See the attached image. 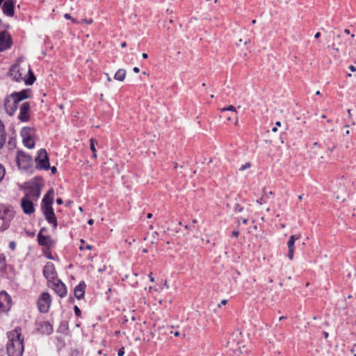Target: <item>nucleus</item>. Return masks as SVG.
Here are the masks:
<instances>
[{
  "mask_svg": "<svg viewBox=\"0 0 356 356\" xmlns=\"http://www.w3.org/2000/svg\"><path fill=\"white\" fill-rule=\"evenodd\" d=\"M8 341L6 344L8 356H22L24 350V337L19 326L7 332Z\"/></svg>",
  "mask_w": 356,
  "mask_h": 356,
  "instance_id": "f257e3e1",
  "label": "nucleus"
},
{
  "mask_svg": "<svg viewBox=\"0 0 356 356\" xmlns=\"http://www.w3.org/2000/svg\"><path fill=\"white\" fill-rule=\"evenodd\" d=\"M42 182V177L40 176L33 177L26 187L27 192L24 197H28V198L31 199L32 200L37 201L41 194V190L43 185Z\"/></svg>",
  "mask_w": 356,
  "mask_h": 356,
  "instance_id": "f03ea898",
  "label": "nucleus"
},
{
  "mask_svg": "<svg viewBox=\"0 0 356 356\" xmlns=\"http://www.w3.org/2000/svg\"><path fill=\"white\" fill-rule=\"evenodd\" d=\"M16 163L19 169L26 172L33 168L32 156L22 150H17Z\"/></svg>",
  "mask_w": 356,
  "mask_h": 356,
  "instance_id": "7ed1b4c3",
  "label": "nucleus"
},
{
  "mask_svg": "<svg viewBox=\"0 0 356 356\" xmlns=\"http://www.w3.org/2000/svg\"><path fill=\"white\" fill-rule=\"evenodd\" d=\"M35 129L33 127H25L21 130V136L24 145L28 149H33L35 145Z\"/></svg>",
  "mask_w": 356,
  "mask_h": 356,
  "instance_id": "20e7f679",
  "label": "nucleus"
},
{
  "mask_svg": "<svg viewBox=\"0 0 356 356\" xmlns=\"http://www.w3.org/2000/svg\"><path fill=\"white\" fill-rule=\"evenodd\" d=\"M35 161L36 163V169L44 170H49V158L45 149L42 148L38 151Z\"/></svg>",
  "mask_w": 356,
  "mask_h": 356,
  "instance_id": "39448f33",
  "label": "nucleus"
},
{
  "mask_svg": "<svg viewBox=\"0 0 356 356\" xmlns=\"http://www.w3.org/2000/svg\"><path fill=\"white\" fill-rule=\"evenodd\" d=\"M51 302V296L48 292H42L37 301V307L40 313L46 314L49 312Z\"/></svg>",
  "mask_w": 356,
  "mask_h": 356,
  "instance_id": "423d86ee",
  "label": "nucleus"
},
{
  "mask_svg": "<svg viewBox=\"0 0 356 356\" xmlns=\"http://www.w3.org/2000/svg\"><path fill=\"white\" fill-rule=\"evenodd\" d=\"M12 298L5 291H0V314H7L12 307Z\"/></svg>",
  "mask_w": 356,
  "mask_h": 356,
  "instance_id": "0eeeda50",
  "label": "nucleus"
},
{
  "mask_svg": "<svg viewBox=\"0 0 356 356\" xmlns=\"http://www.w3.org/2000/svg\"><path fill=\"white\" fill-rule=\"evenodd\" d=\"M43 276L49 282H54L58 279V275L55 266L52 262L48 261L45 264L42 270Z\"/></svg>",
  "mask_w": 356,
  "mask_h": 356,
  "instance_id": "6e6552de",
  "label": "nucleus"
},
{
  "mask_svg": "<svg viewBox=\"0 0 356 356\" xmlns=\"http://www.w3.org/2000/svg\"><path fill=\"white\" fill-rule=\"evenodd\" d=\"M13 44L11 35L6 31H0V52L8 50Z\"/></svg>",
  "mask_w": 356,
  "mask_h": 356,
  "instance_id": "1a4fd4ad",
  "label": "nucleus"
},
{
  "mask_svg": "<svg viewBox=\"0 0 356 356\" xmlns=\"http://www.w3.org/2000/svg\"><path fill=\"white\" fill-rule=\"evenodd\" d=\"M15 216V211L10 205L0 204V220L10 221Z\"/></svg>",
  "mask_w": 356,
  "mask_h": 356,
  "instance_id": "9d476101",
  "label": "nucleus"
},
{
  "mask_svg": "<svg viewBox=\"0 0 356 356\" xmlns=\"http://www.w3.org/2000/svg\"><path fill=\"white\" fill-rule=\"evenodd\" d=\"M10 96L12 100L19 104L20 102L31 97V90L29 88L23 89L21 91L11 93Z\"/></svg>",
  "mask_w": 356,
  "mask_h": 356,
  "instance_id": "9b49d317",
  "label": "nucleus"
},
{
  "mask_svg": "<svg viewBox=\"0 0 356 356\" xmlns=\"http://www.w3.org/2000/svg\"><path fill=\"white\" fill-rule=\"evenodd\" d=\"M15 0H4L1 9L4 15L13 17L15 15Z\"/></svg>",
  "mask_w": 356,
  "mask_h": 356,
  "instance_id": "f8f14e48",
  "label": "nucleus"
},
{
  "mask_svg": "<svg viewBox=\"0 0 356 356\" xmlns=\"http://www.w3.org/2000/svg\"><path fill=\"white\" fill-rule=\"evenodd\" d=\"M53 283V289L55 293L60 298L67 296V289L66 285L59 279H56Z\"/></svg>",
  "mask_w": 356,
  "mask_h": 356,
  "instance_id": "ddd939ff",
  "label": "nucleus"
},
{
  "mask_svg": "<svg viewBox=\"0 0 356 356\" xmlns=\"http://www.w3.org/2000/svg\"><path fill=\"white\" fill-rule=\"evenodd\" d=\"M31 105L28 102H24L20 106L18 119L22 122H27L30 120Z\"/></svg>",
  "mask_w": 356,
  "mask_h": 356,
  "instance_id": "4468645a",
  "label": "nucleus"
},
{
  "mask_svg": "<svg viewBox=\"0 0 356 356\" xmlns=\"http://www.w3.org/2000/svg\"><path fill=\"white\" fill-rule=\"evenodd\" d=\"M42 211L45 218V220L48 222V223L52 225L54 228L57 227L58 221L54 209L44 208L42 209Z\"/></svg>",
  "mask_w": 356,
  "mask_h": 356,
  "instance_id": "2eb2a0df",
  "label": "nucleus"
},
{
  "mask_svg": "<svg viewBox=\"0 0 356 356\" xmlns=\"http://www.w3.org/2000/svg\"><path fill=\"white\" fill-rule=\"evenodd\" d=\"M21 207L25 214L31 215L35 211L33 200L28 198V197H24L22 199Z\"/></svg>",
  "mask_w": 356,
  "mask_h": 356,
  "instance_id": "dca6fc26",
  "label": "nucleus"
},
{
  "mask_svg": "<svg viewBox=\"0 0 356 356\" xmlns=\"http://www.w3.org/2000/svg\"><path fill=\"white\" fill-rule=\"evenodd\" d=\"M54 189H49L46 194L44 195L41 202V209L44 208H53L52 204L54 203Z\"/></svg>",
  "mask_w": 356,
  "mask_h": 356,
  "instance_id": "f3484780",
  "label": "nucleus"
},
{
  "mask_svg": "<svg viewBox=\"0 0 356 356\" xmlns=\"http://www.w3.org/2000/svg\"><path fill=\"white\" fill-rule=\"evenodd\" d=\"M4 107L6 113L9 115H13L18 108V104L15 102V101L12 100L10 96H8L6 97L4 101Z\"/></svg>",
  "mask_w": 356,
  "mask_h": 356,
  "instance_id": "a211bd4d",
  "label": "nucleus"
},
{
  "mask_svg": "<svg viewBox=\"0 0 356 356\" xmlns=\"http://www.w3.org/2000/svg\"><path fill=\"white\" fill-rule=\"evenodd\" d=\"M299 238H300L299 236H296L295 235H291V236H290V237L287 241V246H288V249H289L287 257L290 260L293 259L294 251L296 249L295 242L296 240L299 239Z\"/></svg>",
  "mask_w": 356,
  "mask_h": 356,
  "instance_id": "6ab92c4d",
  "label": "nucleus"
},
{
  "mask_svg": "<svg viewBox=\"0 0 356 356\" xmlns=\"http://www.w3.org/2000/svg\"><path fill=\"white\" fill-rule=\"evenodd\" d=\"M38 331L42 334L49 335L54 331L53 325L49 321H42L38 325Z\"/></svg>",
  "mask_w": 356,
  "mask_h": 356,
  "instance_id": "aec40b11",
  "label": "nucleus"
},
{
  "mask_svg": "<svg viewBox=\"0 0 356 356\" xmlns=\"http://www.w3.org/2000/svg\"><path fill=\"white\" fill-rule=\"evenodd\" d=\"M38 243L39 245L46 247L49 249L53 244V241L50 236L43 235L41 233H38L37 236Z\"/></svg>",
  "mask_w": 356,
  "mask_h": 356,
  "instance_id": "412c9836",
  "label": "nucleus"
},
{
  "mask_svg": "<svg viewBox=\"0 0 356 356\" xmlns=\"http://www.w3.org/2000/svg\"><path fill=\"white\" fill-rule=\"evenodd\" d=\"M86 284L84 281H81L74 289V297L78 300H81L84 298Z\"/></svg>",
  "mask_w": 356,
  "mask_h": 356,
  "instance_id": "4be33fe9",
  "label": "nucleus"
},
{
  "mask_svg": "<svg viewBox=\"0 0 356 356\" xmlns=\"http://www.w3.org/2000/svg\"><path fill=\"white\" fill-rule=\"evenodd\" d=\"M6 132L5 125L0 119V149H1L6 143Z\"/></svg>",
  "mask_w": 356,
  "mask_h": 356,
  "instance_id": "5701e85b",
  "label": "nucleus"
},
{
  "mask_svg": "<svg viewBox=\"0 0 356 356\" xmlns=\"http://www.w3.org/2000/svg\"><path fill=\"white\" fill-rule=\"evenodd\" d=\"M35 80H36V77H35L34 73L33 72V71L31 69H29V72L26 74V76L24 79L25 83L27 86H31L34 83Z\"/></svg>",
  "mask_w": 356,
  "mask_h": 356,
  "instance_id": "b1692460",
  "label": "nucleus"
},
{
  "mask_svg": "<svg viewBox=\"0 0 356 356\" xmlns=\"http://www.w3.org/2000/svg\"><path fill=\"white\" fill-rule=\"evenodd\" d=\"M269 195H273V192L272 191L267 192L265 189H264L262 191V195L259 199H258L257 200V203H258L259 204H263L267 203Z\"/></svg>",
  "mask_w": 356,
  "mask_h": 356,
  "instance_id": "393cba45",
  "label": "nucleus"
},
{
  "mask_svg": "<svg viewBox=\"0 0 356 356\" xmlns=\"http://www.w3.org/2000/svg\"><path fill=\"white\" fill-rule=\"evenodd\" d=\"M17 147V139L15 135H12L8 138L7 147L9 150H13Z\"/></svg>",
  "mask_w": 356,
  "mask_h": 356,
  "instance_id": "a878e982",
  "label": "nucleus"
},
{
  "mask_svg": "<svg viewBox=\"0 0 356 356\" xmlns=\"http://www.w3.org/2000/svg\"><path fill=\"white\" fill-rule=\"evenodd\" d=\"M126 76V70L124 69H119L114 75V79L119 81L124 80Z\"/></svg>",
  "mask_w": 356,
  "mask_h": 356,
  "instance_id": "bb28decb",
  "label": "nucleus"
},
{
  "mask_svg": "<svg viewBox=\"0 0 356 356\" xmlns=\"http://www.w3.org/2000/svg\"><path fill=\"white\" fill-rule=\"evenodd\" d=\"M56 346L58 350V351H60L65 346V342L64 339L61 337H56Z\"/></svg>",
  "mask_w": 356,
  "mask_h": 356,
  "instance_id": "cd10ccee",
  "label": "nucleus"
},
{
  "mask_svg": "<svg viewBox=\"0 0 356 356\" xmlns=\"http://www.w3.org/2000/svg\"><path fill=\"white\" fill-rule=\"evenodd\" d=\"M95 144H97L96 140L94 138H91L90 140V148L92 152V158L93 159L97 158V149L95 148Z\"/></svg>",
  "mask_w": 356,
  "mask_h": 356,
  "instance_id": "c85d7f7f",
  "label": "nucleus"
},
{
  "mask_svg": "<svg viewBox=\"0 0 356 356\" xmlns=\"http://www.w3.org/2000/svg\"><path fill=\"white\" fill-rule=\"evenodd\" d=\"M6 269V259L3 254H0V272H4Z\"/></svg>",
  "mask_w": 356,
  "mask_h": 356,
  "instance_id": "c756f323",
  "label": "nucleus"
},
{
  "mask_svg": "<svg viewBox=\"0 0 356 356\" xmlns=\"http://www.w3.org/2000/svg\"><path fill=\"white\" fill-rule=\"evenodd\" d=\"M225 111H232L233 113V115H236V113H237L236 108L232 105H230L228 107H224V108H221L222 113L225 112Z\"/></svg>",
  "mask_w": 356,
  "mask_h": 356,
  "instance_id": "7c9ffc66",
  "label": "nucleus"
},
{
  "mask_svg": "<svg viewBox=\"0 0 356 356\" xmlns=\"http://www.w3.org/2000/svg\"><path fill=\"white\" fill-rule=\"evenodd\" d=\"M81 245L79 248L81 250H92V246L91 245H89V244L84 245L85 241H84L83 239L81 240Z\"/></svg>",
  "mask_w": 356,
  "mask_h": 356,
  "instance_id": "2f4dec72",
  "label": "nucleus"
},
{
  "mask_svg": "<svg viewBox=\"0 0 356 356\" xmlns=\"http://www.w3.org/2000/svg\"><path fill=\"white\" fill-rule=\"evenodd\" d=\"M234 210L236 213H241L244 210V207L243 206H241V204L236 203L234 205Z\"/></svg>",
  "mask_w": 356,
  "mask_h": 356,
  "instance_id": "473e14b6",
  "label": "nucleus"
},
{
  "mask_svg": "<svg viewBox=\"0 0 356 356\" xmlns=\"http://www.w3.org/2000/svg\"><path fill=\"white\" fill-rule=\"evenodd\" d=\"M74 311L75 316L76 317H81V311L77 305L74 306Z\"/></svg>",
  "mask_w": 356,
  "mask_h": 356,
  "instance_id": "72a5a7b5",
  "label": "nucleus"
},
{
  "mask_svg": "<svg viewBox=\"0 0 356 356\" xmlns=\"http://www.w3.org/2000/svg\"><path fill=\"white\" fill-rule=\"evenodd\" d=\"M44 256L48 259L51 260H54V257H53L51 252L49 251V249L48 250H44Z\"/></svg>",
  "mask_w": 356,
  "mask_h": 356,
  "instance_id": "f704fd0d",
  "label": "nucleus"
},
{
  "mask_svg": "<svg viewBox=\"0 0 356 356\" xmlns=\"http://www.w3.org/2000/svg\"><path fill=\"white\" fill-rule=\"evenodd\" d=\"M5 168L4 167L0 164V181L3 179L5 175Z\"/></svg>",
  "mask_w": 356,
  "mask_h": 356,
  "instance_id": "c9c22d12",
  "label": "nucleus"
},
{
  "mask_svg": "<svg viewBox=\"0 0 356 356\" xmlns=\"http://www.w3.org/2000/svg\"><path fill=\"white\" fill-rule=\"evenodd\" d=\"M4 222H3L1 227V231H5L6 229H7L8 227H9V223H8V220H3Z\"/></svg>",
  "mask_w": 356,
  "mask_h": 356,
  "instance_id": "e433bc0d",
  "label": "nucleus"
},
{
  "mask_svg": "<svg viewBox=\"0 0 356 356\" xmlns=\"http://www.w3.org/2000/svg\"><path fill=\"white\" fill-rule=\"evenodd\" d=\"M250 166H251L250 163L247 162V163H245L244 165H242L240 167L239 170H241V171H243V170H246V169L249 168Z\"/></svg>",
  "mask_w": 356,
  "mask_h": 356,
  "instance_id": "4c0bfd02",
  "label": "nucleus"
},
{
  "mask_svg": "<svg viewBox=\"0 0 356 356\" xmlns=\"http://www.w3.org/2000/svg\"><path fill=\"white\" fill-rule=\"evenodd\" d=\"M281 126V122L280 121H277L275 122V126L274 127L272 128V131L273 132H277V127H280Z\"/></svg>",
  "mask_w": 356,
  "mask_h": 356,
  "instance_id": "58836bf2",
  "label": "nucleus"
},
{
  "mask_svg": "<svg viewBox=\"0 0 356 356\" xmlns=\"http://www.w3.org/2000/svg\"><path fill=\"white\" fill-rule=\"evenodd\" d=\"M9 248L10 250H15V248H16V243L13 241H10L9 243Z\"/></svg>",
  "mask_w": 356,
  "mask_h": 356,
  "instance_id": "ea45409f",
  "label": "nucleus"
},
{
  "mask_svg": "<svg viewBox=\"0 0 356 356\" xmlns=\"http://www.w3.org/2000/svg\"><path fill=\"white\" fill-rule=\"evenodd\" d=\"M239 235V231L238 230H234L232 232V237H235V238H237Z\"/></svg>",
  "mask_w": 356,
  "mask_h": 356,
  "instance_id": "a19ab883",
  "label": "nucleus"
},
{
  "mask_svg": "<svg viewBox=\"0 0 356 356\" xmlns=\"http://www.w3.org/2000/svg\"><path fill=\"white\" fill-rule=\"evenodd\" d=\"M49 169L51 170V174H53V175H55L57 172V168H56V166H52L51 167L50 165V168Z\"/></svg>",
  "mask_w": 356,
  "mask_h": 356,
  "instance_id": "79ce46f5",
  "label": "nucleus"
},
{
  "mask_svg": "<svg viewBox=\"0 0 356 356\" xmlns=\"http://www.w3.org/2000/svg\"><path fill=\"white\" fill-rule=\"evenodd\" d=\"M64 17L67 19H71L72 21H74V19L72 18V17L71 16V15L70 13H65L64 15Z\"/></svg>",
  "mask_w": 356,
  "mask_h": 356,
  "instance_id": "37998d69",
  "label": "nucleus"
},
{
  "mask_svg": "<svg viewBox=\"0 0 356 356\" xmlns=\"http://www.w3.org/2000/svg\"><path fill=\"white\" fill-rule=\"evenodd\" d=\"M124 355V348L119 349L118 351V356H123Z\"/></svg>",
  "mask_w": 356,
  "mask_h": 356,
  "instance_id": "c03bdc74",
  "label": "nucleus"
},
{
  "mask_svg": "<svg viewBox=\"0 0 356 356\" xmlns=\"http://www.w3.org/2000/svg\"><path fill=\"white\" fill-rule=\"evenodd\" d=\"M56 203H57L58 205H61V204H63V199H62V198H60V197H58V198L56 199Z\"/></svg>",
  "mask_w": 356,
  "mask_h": 356,
  "instance_id": "a18cd8bd",
  "label": "nucleus"
},
{
  "mask_svg": "<svg viewBox=\"0 0 356 356\" xmlns=\"http://www.w3.org/2000/svg\"><path fill=\"white\" fill-rule=\"evenodd\" d=\"M227 302V300L225 299H223L221 300L220 304L218 305V307H221V305H225Z\"/></svg>",
  "mask_w": 356,
  "mask_h": 356,
  "instance_id": "49530a36",
  "label": "nucleus"
},
{
  "mask_svg": "<svg viewBox=\"0 0 356 356\" xmlns=\"http://www.w3.org/2000/svg\"><path fill=\"white\" fill-rule=\"evenodd\" d=\"M148 277L149 278V281L151 282H154V278L152 276V273H150L149 275H148Z\"/></svg>",
  "mask_w": 356,
  "mask_h": 356,
  "instance_id": "de8ad7c7",
  "label": "nucleus"
},
{
  "mask_svg": "<svg viewBox=\"0 0 356 356\" xmlns=\"http://www.w3.org/2000/svg\"><path fill=\"white\" fill-rule=\"evenodd\" d=\"M348 68H349V70L351 72H355L356 71V67L354 65H350Z\"/></svg>",
  "mask_w": 356,
  "mask_h": 356,
  "instance_id": "09e8293b",
  "label": "nucleus"
},
{
  "mask_svg": "<svg viewBox=\"0 0 356 356\" xmlns=\"http://www.w3.org/2000/svg\"><path fill=\"white\" fill-rule=\"evenodd\" d=\"M171 334H172L175 337H179L180 336V332H178V331H175V332L172 331Z\"/></svg>",
  "mask_w": 356,
  "mask_h": 356,
  "instance_id": "8fccbe9b",
  "label": "nucleus"
},
{
  "mask_svg": "<svg viewBox=\"0 0 356 356\" xmlns=\"http://www.w3.org/2000/svg\"><path fill=\"white\" fill-rule=\"evenodd\" d=\"M137 284H138V282L136 280H132V283L131 284V285L133 287H136L137 286Z\"/></svg>",
  "mask_w": 356,
  "mask_h": 356,
  "instance_id": "3c124183",
  "label": "nucleus"
},
{
  "mask_svg": "<svg viewBox=\"0 0 356 356\" xmlns=\"http://www.w3.org/2000/svg\"><path fill=\"white\" fill-rule=\"evenodd\" d=\"M133 71H134L135 73H138V72H140V69H139V67H134L133 68Z\"/></svg>",
  "mask_w": 356,
  "mask_h": 356,
  "instance_id": "603ef678",
  "label": "nucleus"
},
{
  "mask_svg": "<svg viewBox=\"0 0 356 356\" xmlns=\"http://www.w3.org/2000/svg\"><path fill=\"white\" fill-rule=\"evenodd\" d=\"M242 222L244 225H247L248 223V218H243Z\"/></svg>",
  "mask_w": 356,
  "mask_h": 356,
  "instance_id": "864d4df0",
  "label": "nucleus"
},
{
  "mask_svg": "<svg viewBox=\"0 0 356 356\" xmlns=\"http://www.w3.org/2000/svg\"><path fill=\"white\" fill-rule=\"evenodd\" d=\"M333 149H334V148L328 147V148L327 149V152L329 154H332V151H333Z\"/></svg>",
  "mask_w": 356,
  "mask_h": 356,
  "instance_id": "5fc2aeb1",
  "label": "nucleus"
},
{
  "mask_svg": "<svg viewBox=\"0 0 356 356\" xmlns=\"http://www.w3.org/2000/svg\"><path fill=\"white\" fill-rule=\"evenodd\" d=\"M321 37V33L320 32H317L315 35H314V38L318 39Z\"/></svg>",
  "mask_w": 356,
  "mask_h": 356,
  "instance_id": "6e6d98bb",
  "label": "nucleus"
},
{
  "mask_svg": "<svg viewBox=\"0 0 356 356\" xmlns=\"http://www.w3.org/2000/svg\"><path fill=\"white\" fill-rule=\"evenodd\" d=\"M142 57L143 58L146 59L148 58V54L147 53H143Z\"/></svg>",
  "mask_w": 356,
  "mask_h": 356,
  "instance_id": "4d7b16f0",
  "label": "nucleus"
},
{
  "mask_svg": "<svg viewBox=\"0 0 356 356\" xmlns=\"http://www.w3.org/2000/svg\"><path fill=\"white\" fill-rule=\"evenodd\" d=\"M127 47V42H123L121 43V47L122 48H124Z\"/></svg>",
  "mask_w": 356,
  "mask_h": 356,
  "instance_id": "13d9d810",
  "label": "nucleus"
},
{
  "mask_svg": "<svg viewBox=\"0 0 356 356\" xmlns=\"http://www.w3.org/2000/svg\"><path fill=\"white\" fill-rule=\"evenodd\" d=\"M88 223L91 225L94 223V220L92 219H89Z\"/></svg>",
  "mask_w": 356,
  "mask_h": 356,
  "instance_id": "bf43d9fd",
  "label": "nucleus"
},
{
  "mask_svg": "<svg viewBox=\"0 0 356 356\" xmlns=\"http://www.w3.org/2000/svg\"><path fill=\"white\" fill-rule=\"evenodd\" d=\"M45 231H47V229L45 227H42V228L40 229L39 233L42 234V232H45Z\"/></svg>",
  "mask_w": 356,
  "mask_h": 356,
  "instance_id": "052dcab7",
  "label": "nucleus"
},
{
  "mask_svg": "<svg viewBox=\"0 0 356 356\" xmlns=\"http://www.w3.org/2000/svg\"><path fill=\"white\" fill-rule=\"evenodd\" d=\"M323 335H324L325 338H327L329 336V334L327 332H323Z\"/></svg>",
  "mask_w": 356,
  "mask_h": 356,
  "instance_id": "680f3d73",
  "label": "nucleus"
},
{
  "mask_svg": "<svg viewBox=\"0 0 356 356\" xmlns=\"http://www.w3.org/2000/svg\"><path fill=\"white\" fill-rule=\"evenodd\" d=\"M152 217V213H148L147 214V218H149H149H151Z\"/></svg>",
  "mask_w": 356,
  "mask_h": 356,
  "instance_id": "e2e57ef3",
  "label": "nucleus"
},
{
  "mask_svg": "<svg viewBox=\"0 0 356 356\" xmlns=\"http://www.w3.org/2000/svg\"><path fill=\"white\" fill-rule=\"evenodd\" d=\"M313 145H314V147H318V146H319V144H318L317 142H315V143L313 144Z\"/></svg>",
  "mask_w": 356,
  "mask_h": 356,
  "instance_id": "0e129e2a",
  "label": "nucleus"
},
{
  "mask_svg": "<svg viewBox=\"0 0 356 356\" xmlns=\"http://www.w3.org/2000/svg\"><path fill=\"white\" fill-rule=\"evenodd\" d=\"M344 32L347 34L350 33V31L348 29H345Z\"/></svg>",
  "mask_w": 356,
  "mask_h": 356,
  "instance_id": "69168bd1",
  "label": "nucleus"
},
{
  "mask_svg": "<svg viewBox=\"0 0 356 356\" xmlns=\"http://www.w3.org/2000/svg\"><path fill=\"white\" fill-rule=\"evenodd\" d=\"M132 275L134 277H137L138 276V273H133Z\"/></svg>",
  "mask_w": 356,
  "mask_h": 356,
  "instance_id": "338daca9",
  "label": "nucleus"
},
{
  "mask_svg": "<svg viewBox=\"0 0 356 356\" xmlns=\"http://www.w3.org/2000/svg\"><path fill=\"white\" fill-rule=\"evenodd\" d=\"M316 95H321V92L319 90L316 91Z\"/></svg>",
  "mask_w": 356,
  "mask_h": 356,
  "instance_id": "774afa93",
  "label": "nucleus"
}]
</instances>
